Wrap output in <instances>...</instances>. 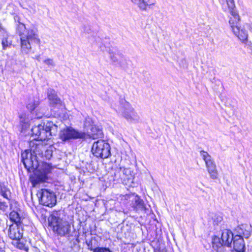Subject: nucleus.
<instances>
[{"label": "nucleus", "mask_w": 252, "mask_h": 252, "mask_svg": "<svg viewBox=\"0 0 252 252\" xmlns=\"http://www.w3.org/2000/svg\"><path fill=\"white\" fill-rule=\"evenodd\" d=\"M29 150H25L21 153V161L28 172L34 171L39 166L36 155L49 159L52 152L48 149L47 144L42 141L32 140L29 142Z\"/></svg>", "instance_id": "1"}, {"label": "nucleus", "mask_w": 252, "mask_h": 252, "mask_svg": "<svg viewBox=\"0 0 252 252\" xmlns=\"http://www.w3.org/2000/svg\"><path fill=\"white\" fill-rule=\"evenodd\" d=\"M19 119L21 120L20 125L21 128V131H25L28 129L30 126V123L29 121H26L22 115L19 116Z\"/></svg>", "instance_id": "24"}, {"label": "nucleus", "mask_w": 252, "mask_h": 252, "mask_svg": "<svg viewBox=\"0 0 252 252\" xmlns=\"http://www.w3.org/2000/svg\"><path fill=\"white\" fill-rule=\"evenodd\" d=\"M117 175L118 179L124 185H127L133 183L134 178L129 168L120 167L119 171L115 174L116 178Z\"/></svg>", "instance_id": "11"}, {"label": "nucleus", "mask_w": 252, "mask_h": 252, "mask_svg": "<svg viewBox=\"0 0 252 252\" xmlns=\"http://www.w3.org/2000/svg\"><path fill=\"white\" fill-rule=\"evenodd\" d=\"M78 237H79V236L78 235L76 238V241L77 242V243H79V240L78 239Z\"/></svg>", "instance_id": "35"}, {"label": "nucleus", "mask_w": 252, "mask_h": 252, "mask_svg": "<svg viewBox=\"0 0 252 252\" xmlns=\"http://www.w3.org/2000/svg\"><path fill=\"white\" fill-rule=\"evenodd\" d=\"M153 252H164L163 249L161 248L159 245L156 247H153Z\"/></svg>", "instance_id": "30"}, {"label": "nucleus", "mask_w": 252, "mask_h": 252, "mask_svg": "<svg viewBox=\"0 0 252 252\" xmlns=\"http://www.w3.org/2000/svg\"><path fill=\"white\" fill-rule=\"evenodd\" d=\"M37 104L35 101H32L28 103L26 105L27 108L30 111L32 112L36 107Z\"/></svg>", "instance_id": "27"}, {"label": "nucleus", "mask_w": 252, "mask_h": 252, "mask_svg": "<svg viewBox=\"0 0 252 252\" xmlns=\"http://www.w3.org/2000/svg\"><path fill=\"white\" fill-rule=\"evenodd\" d=\"M26 242V240H23L22 238H17L12 240L11 244L16 249L29 252V248Z\"/></svg>", "instance_id": "21"}, {"label": "nucleus", "mask_w": 252, "mask_h": 252, "mask_svg": "<svg viewBox=\"0 0 252 252\" xmlns=\"http://www.w3.org/2000/svg\"><path fill=\"white\" fill-rule=\"evenodd\" d=\"M242 234L246 238H248L250 236L251 233L250 231L245 230L243 231Z\"/></svg>", "instance_id": "33"}, {"label": "nucleus", "mask_w": 252, "mask_h": 252, "mask_svg": "<svg viewBox=\"0 0 252 252\" xmlns=\"http://www.w3.org/2000/svg\"><path fill=\"white\" fill-rule=\"evenodd\" d=\"M5 249V243L0 238V251L3 252Z\"/></svg>", "instance_id": "32"}, {"label": "nucleus", "mask_w": 252, "mask_h": 252, "mask_svg": "<svg viewBox=\"0 0 252 252\" xmlns=\"http://www.w3.org/2000/svg\"><path fill=\"white\" fill-rule=\"evenodd\" d=\"M8 207L7 203L0 198V210L5 212L7 210Z\"/></svg>", "instance_id": "28"}, {"label": "nucleus", "mask_w": 252, "mask_h": 252, "mask_svg": "<svg viewBox=\"0 0 252 252\" xmlns=\"http://www.w3.org/2000/svg\"><path fill=\"white\" fill-rule=\"evenodd\" d=\"M233 249L238 252H245V245L243 238L241 235H236L233 239Z\"/></svg>", "instance_id": "16"}, {"label": "nucleus", "mask_w": 252, "mask_h": 252, "mask_svg": "<svg viewBox=\"0 0 252 252\" xmlns=\"http://www.w3.org/2000/svg\"><path fill=\"white\" fill-rule=\"evenodd\" d=\"M23 225L11 224L9 226L8 230L9 238L12 240L17 238H22L24 232Z\"/></svg>", "instance_id": "13"}, {"label": "nucleus", "mask_w": 252, "mask_h": 252, "mask_svg": "<svg viewBox=\"0 0 252 252\" xmlns=\"http://www.w3.org/2000/svg\"><path fill=\"white\" fill-rule=\"evenodd\" d=\"M47 97L48 99L49 104L51 107L62 106L63 102L58 96L57 92L53 89L48 90Z\"/></svg>", "instance_id": "15"}, {"label": "nucleus", "mask_w": 252, "mask_h": 252, "mask_svg": "<svg viewBox=\"0 0 252 252\" xmlns=\"http://www.w3.org/2000/svg\"><path fill=\"white\" fill-rule=\"evenodd\" d=\"M14 21L17 23L16 31L20 36L21 51L28 54L32 46H40L41 41L36 29H26L25 24L21 22L20 16L17 14L14 16Z\"/></svg>", "instance_id": "2"}, {"label": "nucleus", "mask_w": 252, "mask_h": 252, "mask_svg": "<svg viewBox=\"0 0 252 252\" xmlns=\"http://www.w3.org/2000/svg\"><path fill=\"white\" fill-rule=\"evenodd\" d=\"M200 154L203 160L204 161L207 170L211 179L216 180L218 179L219 172L217 166L214 159L207 152L201 150Z\"/></svg>", "instance_id": "10"}, {"label": "nucleus", "mask_w": 252, "mask_h": 252, "mask_svg": "<svg viewBox=\"0 0 252 252\" xmlns=\"http://www.w3.org/2000/svg\"><path fill=\"white\" fill-rule=\"evenodd\" d=\"M227 7H224V10H228L229 11L236 10V6L234 0H226Z\"/></svg>", "instance_id": "25"}, {"label": "nucleus", "mask_w": 252, "mask_h": 252, "mask_svg": "<svg viewBox=\"0 0 252 252\" xmlns=\"http://www.w3.org/2000/svg\"><path fill=\"white\" fill-rule=\"evenodd\" d=\"M134 3H136L138 7L142 10H146L148 8L155 5L156 0H131Z\"/></svg>", "instance_id": "19"}, {"label": "nucleus", "mask_w": 252, "mask_h": 252, "mask_svg": "<svg viewBox=\"0 0 252 252\" xmlns=\"http://www.w3.org/2000/svg\"><path fill=\"white\" fill-rule=\"evenodd\" d=\"M230 15L229 16L228 23L231 30L239 27L238 24L241 20L240 16L237 10L229 11Z\"/></svg>", "instance_id": "17"}, {"label": "nucleus", "mask_w": 252, "mask_h": 252, "mask_svg": "<svg viewBox=\"0 0 252 252\" xmlns=\"http://www.w3.org/2000/svg\"><path fill=\"white\" fill-rule=\"evenodd\" d=\"M126 103L128 106H130V109L129 111L125 110L123 112L124 117L127 120H131L133 119V116L135 115L134 110L131 107V105L128 102Z\"/></svg>", "instance_id": "23"}, {"label": "nucleus", "mask_w": 252, "mask_h": 252, "mask_svg": "<svg viewBox=\"0 0 252 252\" xmlns=\"http://www.w3.org/2000/svg\"><path fill=\"white\" fill-rule=\"evenodd\" d=\"M53 169V167L51 163L43 162L37 173H34L30 176L32 187H35L37 185L46 182L48 179V175L52 172Z\"/></svg>", "instance_id": "6"}, {"label": "nucleus", "mask_w": 252, "mask_h": 252, "mask_svg": "<svg viewBox=\"0 0 252 252\" xmlns=\"http://www.w3.org/2000/svg\"><path fill=\"white\" fill-rule=\"evenodd\" d=\"M44 62L48 65H54V63L52 59H47L44 61Z\"/></svg>", "instance_id": "31"}, {"label": "nucleus", "mask_w": 252, "mask_h": 252, "mask_svg": "<svg viewBox=\"0 0 252 252\" xmlns=\"http://www.w3.org/2000/svg\"><path fill=\"white\" fill-rule=\"evenodd\" d=\"M91 152L97 158H107L111 157V147L109 144L104 140L99 139L93 143Z\"/></svg>", "instance_id": "7"}, {"label": "nucleus", "mask_w": 252, "mask_h": 252, "mask_svg": "<svg viewBox=\"0 0 252 252\" xmlns=\"http://www.w3.org/2000/svg\"><path fill=\"white\" fill-rule=\"evenodd\" d=\"M60 210H54L48 218V225L53 231L61 237L68 236L71 231L70 223L59 217Z\"/></svg>", "instance_id": "4"}, {"label": "nucleus", "mask_w": 252, "mask_h": 252, "mask_svg": "<svg viewBox=\"0 0 252 252\" xmlns=\"http://www.w3.org/2000/svg\"><path fill=\"white\" fill-rule=\"evenodd\" d=\"M0 194L6 200H10L11 192L10 189L4 184V183L0 182Z\"/></svg>", "instance_id": "22"}, {"label": "nucleus", "mask_w": 252, "mask_h": 252, "mask_svg": "<svg viewBox=\"0 0 252 252\" xmlns=\"http://www.w3.org/2000/svg\"><path fill=\"white\" fill-rule=\"evenodd\" d=\"M37 195L39 203L46 207L52 208L57 203L56 196L48 189H42L38 191Z\"/></svg>", "instance_id": "8"}, {"label": "nucleus", "mask_w": 252, "mask_h": 252, "mask_svg": "<svg viewBox=\"0 0 252 252\" xmlns=\"http://www.w3.org/2000/svg\"><path fill=\"white\" fill-rule=\"evenodd\" d=\"M233 237V234L231 230L228 229L222 230L220 237L216 235L212 237V248L217 252H224L225 247H231Z\"/></svg>", "instance_id": "5"}, {"label": "nucleus", "mask_w": 252, "mask_h": 252, "mask_svg": "<svg viewBox=\"0 0 252 252\" xmlns=\"http://www.w3.org/2000/svg\"><path fill=\"white\" fill-rule=\"evenodd\" d=\"M14 203H15V205H17L18 206H19L18 203V202L17 201H15L14 202Z\"/></svg>", "instance_id": "36"}, {"label": "nucleus", "mask_w": 252, "mask_h": 252, "mask_svg": "<svg viewBox=\"0 0 252 252\" xmlns=\"http://www.w3.org/2000/svg\"><path fill=\"white\" fill-rule=\"evenodd\" d=\"M132 196H134V202H132L131 206L133 210L136 212L146 211V208L144 202L139 195L135 193L128 194L126 195V198L130 199Z\"/></svg>", "instance_id": "12"}, {"label": "nucleus", "mask_w": 252, "mask_h": 252, "mask_svg": "<svg viewBox=\"0 0 252 252\" xmlns=\"http://www.w3.org/2000/svg\"><path fill=\"white\" fill-rule=\"evenodd\" d=\"M59 137L63 142L76 139H87V134L84 132H79L71 126H67L60 131Z\"/></svg>", "instance_id": "9"}, {"label": "nucleus", "mask_w": 252, "mask_h": 252, "mask_svg": "<svg viewBox=\"0 0 252 252\" xmlns=\"http://www.w3.org/2000/svg\"><path fill=\"white\" fill-rule=\"evenodd\" d=\"M58 132V126L51 121H47L37 126H34L31 129V134L37 141H48Z\"/></svg>", "instance_id": "3"}, {"label": "nucleus", "mask_w": 252, "mask_h": 252, "mask_svg": "<svg viewBox=\"0 0 252 252\" xmlns=\"http://www.w3.org/2000/svg\"><path fill=\"white\" fill-rule=\"evenodd\" d=\"M11 211L8 214V218L12 224L17 225H24L23 221L25 219V217L20 214L21 210L19 208H16L15 210H12L11 206H10Z\"/></svg>", "instance_id": "14"}, {"label": "nucleus", "mask_w": 252, "mask_h": 252, "mask_svg": "<svg viewBox=\"0 0 252 252\" xmlns=\"http://www.w3.org/2000/svg\"><path fill=\"white\" fill-rule=\"evenodd\" d=\"M91 133L87 134V138H91L92 139H97L103 137V133L101 129L98 126L94 125L91 128Z\"/></svg>", "instance_id": "20"}, {"label": "nucleus", "mask_w": 252, "mask_h": 252, "mask_svg": "<svg viewBox=\"0 0 252 252\" xmlns=\"http://www.w3.org/2000/svg\"><path fill=\"white\" fill-rule=\"evenodd\" d=\"M90 250L93 252H112L109 248L106 247H97L94 249L90 248Z\"/></svg>", "instance_id": "26"}, {"label": "nucleus", "mask_w": 252, "mask_h": 252, "mask_svg": "<svg viewBox=\"0 0 252 252\" xmlns=\"http://www.w3.org/2000/svg\"><path fill=\"white\" fill-rule=\"evenodd\" d=\"M1 44L2 46V49L5 50L7 47L11 45V43L8 41L7 37L3 38L2 39Z\"/></svg>", "instance_id": "29"}, {"label": "nucleus", "mask_w": 252, "mask_h": 252, "mask_svg": "<svg viewBox=\"0 0 252 252\" xmlns=\"http://www.w3.org/2000/svg\"><path fill=\"white\" fill-rule=\"evenodd\" d=\"M233 33L243 43H246L248 40V32L241 27L239 26L231 30Z\"/></svg>", "instance_id": "18"}, {"label": "nucleus", "mask_w": 252, "mask_h": 252, "mask_svg": "<svg viewBox=\"0 0 252 252\" xmlns=\"http://www.w3.org/2000/svg\"><path fill=\"white\" fill-rule=\"evenodd\" d=\"M217 221H219V222L221 221L222 220V218L221 217H217Z\"/></svg>", "instance_id": "34"}]
</instances>
